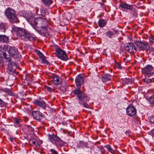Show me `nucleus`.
Returning <instances> with one entry per match:
<instances>
[{
    "label": "nucleus",
    "mask_w": 154,
    "mask_h": 154,
    "mask_svg": "<svg viewBox=\"0 0 154 154\" xmlns=\"http://www.w3.org/2000/svg\"><path fill=\"white\" fill-rule=\"evenodd\" d=\"M32 114L34 118L39 122H43L46 119L45 115L39 111H34L32 112Z\"/></svg>",
    "instance_id": "nucleus-8"
},
{
    "label": "nucleus",
    "mask_w": 154,
    "mask_h": 154,
    "mask_svg": "<svg viewBox=\"0 0 154 154\" xmlns=\"http://www.w3.org/2000/svg\"><path fill=\"white\" fill-rule=\"evenodd\" d=\"M126 150H123V151H125Z\"/></svg>",
    "instance_id": "nucleus-59"
},
{
    "label": "nucleus",
    "mask_w": 154,
    "mask_h": 154,
    "mask_svg": "<svg viewBox=\"0 0 154 154\" xmlns=\"http://www.w3.org/2000/svg\"><path fill=\"white\" fill-rule=\"evenodd\" d=\"M148 50H149V53H150V54H151V53H152V54H153V53H154V48H150L149 47V48H148Z\"/></svg>",
    "instance_id": "nucleus-44"
},
{
    "label": "nucleus",
    "mask_w": 154,
    "mask_h": 154,
    "mask_svg": "<svg viewBox=\"0 0 154 154\" xmlns=\"http://www.w3.org/2000/svg\"><path fill=\"white\" fill-rule=\"evenodd\" d=\"M41 61L42 63L46 64L47 65H49L50 64V62L46 59V57L44 58H42V59Z\"/></svg>",
    "instance_id": "nucleus-30"
},
{
    "label": "nucleus",
    "mask_w": 154,
    "mask_h": 154,
    "mask_svg": "<svg viewBox=\"0 0 154 154\" xmlns=\"http://www.w3.org/2000/svg\"><path fill=\"white\" fill-rule=\"evenodd\" d=\"M111 76L108 73H103L101 75L102 81L103 82L106 83L107 81L111 80Z\"/></svg>",
    "instance_id": "nucleus-19"
},
{
    "label": "nucleus",
    "mask_w": 154,
    "mask_h": 154,
    "mask_svg": "<svg viewBox=\"0 0 154 154\" xmlns=\"http://www.w3.org/2000/svg\"><path fill=\"white\" fill-rule=\"evenodd\" d=\"M53 79L54 84L56 85H60L62 84V81H60V77L56 74L53 75Z\"/></svg>",
    "instance_id": "nucleus-20"
},
{
    "label": "nucleus",
    "mask_w": 154,
    "mask_h": 154,
    "mask_svg": "<svg viewBox=\"0 0 154 154\" xmlns=\"http://www.w3.org/2000/svg\"><path fill=\"white\" fill-rule=\"evenodd\" d=\"M4 23H2L0 24V32L5 33V32L6 28Z\"/></svg>",
    "instance_id": "nucleus-27"
},
{
    "label": "nucleus",
    "mask_w": 154,
    "mask_h": 154,
    "mask_svg": "<svg viewBox=\"0 0 154 154\" xmlns=\"http://www.w3.org/2000/svg\"><path fill=\"white\" fill-rule=\"evenodd\" d=\"M5 14L9 21L12 23H18L20 21L17 17V15L16 14V12L14 9L8 8L5 11Z\"/></svg>",
    "instance_id": "nucleus-4"
},
{
    "label": "nucleus",
    "mask_w": 154,
    "mask_h": 154,
    "mask_svg": "<svg viewBox=\"0 0 154 154\" xmlns=\"http://www.w3.org/2000/svg\"><path fill=\"white\" fill-rule=\"evenodd\" d=\"M7 103L4 102L1 99H0V106L1 107H5L7 106Z\"/></svg>",
    "instance_id": "nucleus-32"
},
{
    "label": "nucleus",
    "mask_w": 154,
    "mask_h": 154,
    "mask_svg": "<svg viewBox=\"0 0 154 154\" xmlns=\"http://www.w3.org/2000/svg\"><path fill=\"white\" fill-rule=\"evenodd\" d=\"M9 40V38L5 35L0 34V42L7 43Z\"/></svg>",
    "instance_id": "nucleus-21"
},
{
    "label": "nucleus",
    "mask_w": 154,
    "mask_h": 154,
    "mask_svg": "<svg viewBox=\"0 0 154 154\" xmlns=\"http://www.w3.org/2000/svg\"><path fill=\"white\" fill-rule=\"evenodd\" d=\"M33 103L40 107L42 109L44 110H45L46 107V103L41 98H39L38 99H34L33 101Z\"/></svg>",
    "instance_id": "nucleus-13"
},
{
    "label": "nucleus",
    "mask_w": 154,
    "mask_h": 154,
    "mask_svg": "<svg viewBox=\"0 0 154 154\" xmlns=\"http://www.w3.org/2000/svg\"><path fill=\"white\" fill-rule=\"evenodd\" d=\"M48 138L50 141L54 144L56 146L62 147L66 143L61 140L60 138L58 137L57 135L53 134H48Z\"/></svg>",
    "instance_id": "nucleus-5"
},
{
    "label": "nucleus",
    "mask_w": 154,
    "mask_h": 154,
    "mask_svg": "<svg viewBox=\"0 0 154 154\" xmlns=\"http://www.w3.org/2000/svg\"><path fill=\"white\" fill-rule=\"evenodd\" d=\"M8 139L10 140V141L12 142L13 141V136L12 135H10L8 137Z\"/></svg>",
    "instance_id": "nucleus-47"
},
{
    "label": "nucleus",
    "mask_w": 154,
    "mask_h": 154,
    "mask_svg": "<svg viewBox=\"0 0 154 154\" xmlns=\"http://www.w3.org/2000/svg\"><path fill=\"white\" fill-rule=\"evenodd\" d=\"M126 112L129 116L132 117L136 114L137 110L134 106L131 104L126 108Z\"/></svg>",
    "instance_id": "nucleus-12"
},
{
    "label": "nucleus",
    "mask_w": 154,
    "mask_h": 154,
    "mask_svg": "<svg viewBox=\"0 0 154 154\" xmlns=\"http://www.w3.org/2000/svg\"><path fill=\"white\" fill-rule=\"evenodd\" d=\"M79 146H82L83 148L88 146L87 143L83 141H79Z\"/></svg>",
    "instance_id": "nucleus-28"
},
{
    "label": "nucleus",
    "mask_w": 154,
    "mask_h": 154,
    "mask_svg": "<svg viewBox=\"0 0 154 154\" xmlns=\"http://www.w3.org/2000/svg\"><path fill=\"white\" fill-rule=\"evenodd\" d=\"M35 145L36 147H39L40 146V144L38 143H36V144Z\"/></svg>",
    "instance_id": "nucleus-55"
},
{
    "label": "nucleus",
    "mask_w": 154,
    "mask_h": 154,
    "mask_svg": "<svg viewBox=\"0 0 154 154\" xmlns=\"http://www.w3.org/2000/svg\"><path fill=\"white\" fill-rule=\"evenodd\" d=\"M126 60V58H123V61H124V62H125Z\"/></svg>",
    "instance_id": "nucleus-57"
},
{
    "label": "nucleus",
    "mask_w": 154,
    "mask_h": 154,
    "mask_svg": "<svg viewBox=\"0 0 154 154\" xmlns=\"http://www.w3.org/2000/svg\"><path fill=\"white\" fill-rule=\"evenodd\" d=\"M12 30L14 32H16L17 35L23 39L27 31L23 28L17 27L15 26H12Z\"/></svg>",
    "instance_id": "nucleus-7"
},
{
    "label": "nucleus",
    "mask_w": 154,
    "mask_h": 154,
    "mask_svg": "<svg viewBox=\"0 0 154 154\" xmlns=\"http://www.w3.org/2000/svg\"><path fill=\"white\" fill-rule=\"evenodd\" d=\"M98 148L100 150V151L101 152V154H104L105 151V149H104L103 146H100L98 147Z\"/></svg>",
    "instance_id": "nucleus-33"
},
{
    "label": "nucleus",
    "mask_w": 154,
    "mask_h": 154,
    "mask_svg": "<svg viewBox=\"0 0 154 154\" xmlns=\"http://www.w3.org/2000/svg\"><path fill=\"white\" fill-rule=\"evenodd\" d=\"M29 23L34 28V26L38 27H46L48 26V21L46 19L40 17L35 18L33 16L28 19Z\"/></svg>",
    "instance_id": "nucleus-2"
},
{
    "label": "nucleus",
    "mask_w": 154,
    "mask_h": 154,
    "mask_svg": "<svg viewBox=\"0 0 154 154\" xmlns=\"http://www.w3.org/2000/svg\"><path fill=\"white\" fill-rule=\"evenodd\" d=\"M26 128H29V127H30L31 126L29 125H26Z\"/></svg>",
    "instance_id": "nucleus-56"
},
{
    "label": "nucleus",
    "mask_w": 154,
    "mask_h": 154,
    "mask_svg": "<svg viewBox=\"0 0 154 154\" xmlns=\"http://www.w3.org/2000/svg\"><path fill=\"white\" fill-rule=\"evenodd\" d=\"M95 32H93L92 33V35H95Z\"/></svg>",
    "instance_id": "nucleus-58"
},
{
    "label": "nucleus",
    "mask_w": 154,
    "mask_h": 154,
    "mask_svg": "<svg viewBox=\"0 0 154 154\" xmlns=\"http://www.w3.org/2000/svg\"><path fill=\"white\" fill-rule=\"evenodd\" d=\"M134 43L141 50H148V48H149V45L147 43H145L141 41L136 40L135 41Z\"/></svg>",
    "instance_id": "nucleus-11"
},
{
    "label": "nucleus",
    "mask_w": 154,
    "mask_h": 154,
    "mask_svg": "<svg viewBox=\"0 0 154 154\" xmlns=\"http://www.w3.org/2000/svg\"><path fill=\"white\" fill-rule=\"evenodd\" d=\"M107 21L100 19L99 20L98 22V24L100 27H103L105 26L107 24Z\"/></svg>",
    "instance_id": "nucleus-22"
},
{
    "label": "nucleus",
    "mask_w": 154,
    "mask_h": 154,
    "mask_svg": "<svg viewBox=\"0 0 154 154\" xmlns=\"http://www.w3.org/2000/svg\"><path fill=\"white\" fill-rule=\"evenodd\" d=\"M108 151L112 154H115L114 150L112 148L109 149Z\"/></svg>",
    "instance_id": "nucleus-48"
},
{
    "label": "nucleus",
    "mask_w": 154,
    "mask_h": 154,
    "mask_svg": "<svg viewBox=\"0 0 154 154\" xmlns=\"http://www.w3.org/2000/svg\"><path fill=\"white\" fill-rule=\"evenodd\" d=\"M2 91L4 92L7 93L8 95H12V92L11 91V90L7 88H4L3 89Z\"/></svg>",
    "instance_id": "nucleus-29"
},
{
    "label": "nucleus",
    "mask_w": 154,
    "mask_h": 154,
    "mask_svg": "<svg viewBox=\"0 0 154 154\" xmlns=\"http://www.w3.org/2000/svg\"><path fill=\"white\" fill-rule=\"evenodd\" d=\"M150 132L151 133V135L154 137V128L152 129Z\"/></svg>",
    "instance_id": "nucleus-51"
},
{
    "label": "nucleus",
    "mask_w": 154,
    "mask_h": 154,
    "mask_svg": "<svg viewBox=\"0 0 154 154\" xmlns=\"http://www.w3.org/2000/svg\"><path fill=\"white\" fill-rule=\"evenodd\" d=\"M113 31H114V32H115V34H119V30L117 29H116V30H114V28H113V29H112Z\"/></svg>",
    "instance_id": "nucleus-49"
},
{
    "label": "nucleus",
    "mask_w": 154,
    "mask_h": 154,
    "mask_svg": "<svg viewBox=\"0 0 154 154\" xmlns=\"http://www.w3.org/2000/svg\"><path fill=\"white\" fill-rule=\"evenodd\" d=\"M20 15L23 17L24 18H26L27 20V21L29 22V21H28V19L29 18L31 17L32 16H27V14H26V12L24 11H22L20 12L19 13Z\"/></svg>",
    "instance_id": "nucleus-24"
},
{
    "label": "nucleus",
    "mask_w": 154,
    "mask_h": 154,
    "mask_svg": "<svg viewBox=\"0 0 154 154\" xmlns=\"http://www.w3.org/2000/svg\"><path fill=\"white\" fill-rule=\"evenodd\" d=\"M41 52L38 50H36V54H38V55H39V54L41 53Z\"/></svg>",
    "instance_id": "nucleus-54"
},
{
    "label": "nucleus",
    "mask_w": 154,
    "mask_h": 154,
    "mask_svg": "<svg viewBox=\"0 0 154 154\" xmlns=\"http://www.w3.org/2000/svg\"><path fill=\"white\" fill-rule=\"evenodd\" d=\"M46 9L43 7H41L40 9V14L39 15L41 16L42 17H44L46 15Z\"/></svg>",
    "instance_id": "nucleus-25"
},
{
    "label": "nucleus",
    "mask_w": 154,
    "mask_h": 154,
    "mask_svg": "<svg viewBox=\"0 0 154 154\" xmlns=\"http://www.w3.org/2000/svg\"><path fill=\"white\" fill-rule=\"evenodd\" d=\"M50 151L51 152L52 154H58L57 151L54 149H50Z\"/></svg>",
    "instance_id": "nucleus-42"
},
{
    "label": "nucleus",
    "mask_w": 154,
    "mask_h": 154,
    "mask_svg": "<svg viewBox=\"0 0 154 154\" xmlns=\"http://www.w3.org/2000/svg\"><path fill=\"white\" fill-rule=\"evenodd\" d=\"M28 130L30 132H33L34 130L33 128L31 127H29V128H28Z\"/></svg>",
    "instance_id": "nucleus-45"
},
{
    "label": "nucleus",
    "mask_w": 154,
    "mask_h": 154,
    "mask_svg": "<svg viewBox=\"0 0 154 154\" xmlns=\"http://www.w3.org/2000/svg\"><path fill=\"white\" fill-rule=\"evenodd\" d=\"M153 42H154L151 40H149V43L151 45H152L153 44Z\"/></svg>",
    "instance_id": "nucleus-52"
},
{
    "label": "nucleus",
    "mask_w": 154,
    "mask_h": 154,
    "mask_svg": "<svg viewBox=\"0 0 154 154\" xmlns=\"http://www.w3.org/2000/svg\"><path fill=\"white\" fill-rule=\"evenodd\" d=\"M114 62L115 63V65L117 67V68L119 69H122V67L121 64L117 62L115 60Z\"/></svg>",
    "instance_id": "nucleus-36"
},
{
    "label": "nucleus",
    "mask_w": 154,
    "mask_h": 154,
    "mask_svg": "<svg viewBox=\"0 0 154 154\" xmlns=\"http://www.w3.org/2000/svg\"><path fill=\"white\" fill-rule=\"evenodd\" d=\"M131 132V131L130 130H128L127 131H126L125 132V134L126 135H128V134H130Z\"/></svg>",
    "instance_id": "nucleus-50"
},
{
    "label": "nucleus",
    "mask_w": 154,
    "mask_h": 154,
    "mask_svg": "<svg viewBox=\"0 0 154 154\" xmlns=\"http://www.w3.org/2000/svg\"><path fill=\"white\" fill-rule=\"evenodd\" d=\"M131 14L134 17H137L138 14L137 13V10L135 8H133V9L131 10Z\"/></svg>",
    "instance_id": "nucleus-31"
},
{
    "label": "nucleus",
    "mask_w": 154,
    "mask_h": 154,
    "mask_svg": "<svg viewBox=\"0 0 154 154\" xmlns=\"http://www.w3.org/2000/svg\"><path fill=\"white\" fill-rule=\"evenodd\" d=\"M45 6H49L53 2L52 0H41Z\"/></svg>",
    "instance_id": "nucleus-26"
},
{
    "label": "nucleus",
    "mask_w": 154,
    "mask_h": 154,
    "mask_svg": "<svg viewBox=\"0 0 154 154\" xmlns=\"http://www.w3.org/2000/svg\"><path fill=\"white\" fill-rule=\"evenodd\" d=\"M30 142H31L33 144V145H32V146H34L36 144V143L37 142V141L35 139H31L29 142L30 143Z\"/></svg>",
    "instance_id": "nucleus-40"
},
{
    "label": "nucleus",
    "mask_w": 154,
    "mask_h": 154,
    "mask_svg": "<svg viewBox=\"0 0 154 154\" xmlns=\"http://www.w3.org/2000/svg\"><path fill=\"white\" fill-rule=\"evenodd\" d=\"M8 52L10 56L14 58H17L19 56V52L16 48L11 46L8 48Z\"/></svg>",
    "instance_id": "nucleus-14"
},
{
    "label": "nucleus",
    "mask_w": 154,
    "mask_h": 154,
    "mask_svg": "<svg viewBox=\"0 0 154 154\" xmlns=\"http://www.w3.org/2000/svg\"><path fill=\"white\" fill-rule=\"evenodd\" d=\"M25 95L26 96V94H25Z\"/></svg>",
    "instance_id": "nucleus-60"
},
{
    "label": "nucleus",
    "mask_w": 154,
    "mask_h": 154,
    "mask_svg": "<svg viewBox=\"0 0 154 154\" xmlns=\"http://www.w3.org/2000/svg\"><path fill=\"white\" fill-rule=\"evenodd\" d=\"M125 48L128 52L131 53H135L137 51L136 48L134 45L131 42L126 43L124 46Z\"/></svg>",
    "instance_id": "nucleus-15"
},
{
    "label": "nucleus",
    "mask_w": 154,
    "mask_h": 154,
    "mask_svg": "<svg viewBox=\"0 0 154 154\" xmlns=\"http://www.w3.org/2000/svg\"><path fill=\"white\" fill-rule=\"evenodd\" d=\"M0 56L3 58L6 59V61L8 62L7 70L8 73L10 75L9 78L11 76H13V79H15V76L17 75L15 70L16 64L14 62L12 61L10 57H7V54L5 51L0 50Z\"/></svg>",
    "instance_id": "nucleus-1"
},
{
    "label": "nucleus",
    "mask_w": 154,
    "mask_h": 154,
    "mask_svg": "<svg viewBox=\"0 0 154 154\" xmlns=\"http://www.w3.org/2000/svg\"><path fill=\"white\" fill-rule=\"evenodd\" d=\"M60 3H63L65 2L66 0H59Z\"/></svg>",
    "instance_id": "nucleus-53"
},
{
    "label": "nucleus",
    "mask_w": 154,
    "mask_h": 154,
    "mask_svg": "<svg viewBox=\"0 0 154 154\" xmlns=\"http://www.w3.org/2000/svg\"><path fill=\"white\" fill-rule=\"evenodd\" d=\"M75 82L77 88H75L72 91L74 94V92L77 91H78V90L82 91L81 89V88L84 82L83 77L80 75H78L75 77Z\"/></svg>",
    "instance_id": "nucleus-9"
},
{
    "label": "nucleus",
    "mask_w": 154,
    "mask_h": 154,
    "mask_svg": "<svg viewBox=\"0 0 154 154\" xmlns=\"http://www.w3.org/2000/svg\"><path fill=\"white\" fill-rule=\"evenodd\" d=\"M55 49V55L58 58L64 61H66L69 60L66 51L58 46L57 45Z\"/></svg>",
    "instance_id": "nucleus-6"
},
{
    "label": "nucleus",
    "mask_w": 154,
    "mask_h": 154,
    "mask_svg": "<svg viewBox=\"0 0 154 154\" xmlns=\"http://www.w3.org/2000/svg\"><path fill=\"white\" fill-rule=\"evenodd\" d=\"M14 122L17 124H19L20 122V120L18 119L16 117H14L13 118Z\"/></svg>",
    "instance_id": "nucleus-38"
},
{
    "label": "nucleus",
    "mask_w": 154,
    "mask_h": 154,
    "mask_svg": "<svg viewBox=\"0 0 154 154\" xmlns=\"http://www.w3.org/2000/svg\"><path fill=\"white\" fill-rule=\"evenodd\" d=\"M45 88L48 91L51 93L53 91V89L51 88L49 86H46Z\"/></svg>",
    "instance_id": "nucleus-41"
},
{
    "label": "nucleus",
    "mask_w": 154,
    "mask_h": 154,
    "mask_svg": "<svg viewBox=\"0 0 154 154\" xmlns=\"http://www.w3.org/2000/svg\"><path fill=\"white\" fill-rule=\"evenodd\" d=\"M104 147L106 148L108 150H109V149L111 148L110 145L109 144L106 145Z\"/></svg>",
    "instance_id": "nucleus-46"
},
{
    "label": "nucleus",
    "mask_w": 154,
    "mask_h": 154,
    "mask_svg": "<svg viewBox=\"0 0 154 154\" xmlns=\"http://www.w3.org/2000/svg\"><path fill=\"white\" fill-rule=\"evenodd\" d=\"M133 5L128 4L126 3L122 2L119 5L120 9L125 11L126 10H129L130 11L133 9Z\"/></svg>",
    "instance_id": "nucleus-16"
},
{
    "label": "nucleus",
    "mask_w": 154,
    "mask_h": 154,
    "mask_svg": "<svg viewBox=\"0 0 154 154\" xmlns=\"http://www.w3.org/2000/svg\"><path fill=\"white\" fill-rule=\"evenodd\" d=\"M34 29H35L38 33L41 35H44L47 34L48 35H50V33L48 32L46 27H38L36 26H34Z\"/></svg>",
    "instance_id": "nucleus-17"
},
{
    "label": "nucleus",
    "mask_w": 154,
    "mask_h": 154,
    "mask_svg": "<svg viewBox=\"0 0 154 154\" xmlns=\"http://www.w3.org/2000/svg\"><path fill=\"white\" fill-rule=\"evenodd\" d=\"M149 101L151 104L154 103V94L150 97Z\"/></svg>",
    "instance_id": "nucleus-37"
},
{
    "label": "nucleus",
    "mask_w": 154,
    "mask_h": 154,
    "mask_svg": "<svg viewBox=\"0 0 154 154\" xmlns=\"http://www.w3.org/2000/svg\"><path fill=\"white\" fill-rule=\"evenodd\" d=\"M149 120L151 123L154 124V116H150L149 118Z\"/></svg>",
    "instance_id": "nucleus-39"
},
{
    "label": "nucleus",
    "mask_w": 154,
    "mask_h": 154,
    "mask_svg": "<svg viewBox=\"0 0 154 154\" xmlns=\"http://www.w3.org/2000/svg\"><path fill=\"white\" fill-rule=\"evenodd\" d=\"M153 69V67L152 65H147L144 68L142 69V73L145 75L146 77H149L153 74L152 71Z\"/></svg>",
    "instance_id": "nucleus-10"
},
{
    "label": "nucleus",
    "mask_w": 154,
    "mask_h": 154,
    "mask_svg": "<svg viewBox=\"0 0 154 154\" xmlns=\"http://www.w3.org/2000/svg\"><path fill=\"white\" fill-rule=\"evenodd\" d=\"M38 56H39V58L41 59V60L42 58H44L45 57L42 52H41Z\"/></svg>",
    "instance_id": "nucleus-43"
},
{
    "label": "nucleus",
    "mask_w": 154,
    "mask_h": 154,
    "mask_svg": "<svg viewBox=\"0 0 154 154\" xmlns=\"http://www.w3.org/2000/svg\"><path fill=\"white\" fill-rule=\"evenodd\" d=\"M105 35L108 38L112 39L113 35H115V33L113 31L109 29H108V31L105 33Z\"/></svg>",
    "instance_id": "nucleus-23"
},
{
    "label": "nucleus",
    "mask_w": 154,
    "mask_h": 154,
    "mask_svg": "<svg viewBox=\"0 0 154 154\" xmlns=\"http://www.w3.org/2000/svg\"><path fill=\"white\" fill-rule=\"evenodd\" d=\"M36 38L34 35L31 34L27 31L23 39H27L30 41H32L35 40Z\"/></svg>",
    "instance_id": "nucleus-18"
},
{
    "label": "nucleus",
    "mask_w": 154,
    "mask_h": 154,
    "mask_svg": "<svg viewBox=\"0 0 154 154\" xmlns=\"http://www.w3.org/2000/svg\"><path fill=\"white\" fill-rule=\"evenodd\" d=\"M143 81L147 84H149L152 82V79H149L145 78L143 79Z\"/></svg>",
    "instance_id": "nucleus-35"
},
{
    "label": "nucleus",
    "mask_w": 154,
    "mask_h": 154,
    "mask_svg": "<svg viewBox=\"0 0 154 154\" xmlns=\"http://www.w3.org/2000/svg\"><path fill=\"white\" fill-rule=\"evenodd\" d=\"M74 94L76 96L77 101L80 105H82L86 108L90 109V107L87 101L89 100L87 94L82 91L78 90L74 92Z\"/></svg>",
    "instance_id": "nucleus-3"
},
{
    "label": "nucleus",
    "mask_w": 154,
    "mask_h": 154,
    "mask_svg": "<svg viewBox=\"0 0 154 154\" xmlns=\"http://www.w3.org/2000/svg\"><path fill=\"white\" fill-rule=\"evenodd\" d=\"M83 149L85 152H91L92 150L91 148L88 147V146H87V147L83 148Z\"/></svg>",
    "instance_id": "nucleus-34"
}]
</instances>
